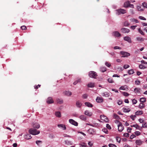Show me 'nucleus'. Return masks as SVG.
<instances>
[{
	"label": "nucleus",
	"mask_w": 147,
	"mask_h": 147,
	"mask_svg": "<svg viewBox=\"0 0 147 147\" xmlns=\"http://www.w3.org/2000/svg\"><path fill=\"white\" fill-rule=\"evenodd\" d=\"M29 132L30 134L34 135L38 134L40 133L39 131L33 128L29 129Z\"/></svg>",
	"instance_id": "nucleus-1"
},
{
	"label": "nucleus",
	"mask_w": 147,
	"mask_h": 147,
	"mask_svg": "<svg viewBox=\"0 0 147 147\" xmlns=\"http://www.w3.org/2000/svg\"><path fill=\"white\" fill-rule=\"evenodd\" d=\"M117 11L116 13L117 15H119L121 14H124L126 13V11L125 10L122 9H120L117 10H116Z\"/></svg>",
	"instance_id": "nucleus-2"
},
{
	"label": "nucleus",
	"mask_w": 147,
	"mask_h": 147,
	"mask_svg": "<svg viewBox=\"0 0 147 147\" xmlns=\"http://www.w3.org/2000/svg\"><path fill=\"white\" fill-rule=\"evenodd\" d=\"M89 76L91 78H95L97 76L96 72L94 71H90L89 73Z\"/></svg>",
	"instance_id": "nucleus-3"
},
{
	"label": "nucleus",
	"mask_w": 147,
	"mask_h": 147,
	"mask_svg": "<svg viewBox=\"0 0 147 147\" xmlns=\"http://www.w3.org/2000/svg\"><path fill=\"white\" fill-rule=\"evenodd\" d=\"M120 53L122 55L121 56L122 57H127L130 55V54L129 53L123 51H121Z\"/></svg>",
	"instance_id": "nucleus-4"
},
{
	"label": "nucleus",
	"mask_w": 147,
	"mask_h": 147,
	"mask_svg": "<svg viewBox=\"0 0 147 147\" xmlns=\"http://www.w3.org/2000/svg\"><path fill=\"white\" fill-rule=\"evenodd\" d=\"M118 127V130L119 132H121L124 129V127L121 123H119L117 125Z\"/></svg>",
	"instance_id": "nucleus-5"
},
{
	"label": "nucleus",
	"mask_w": 147,
	"mask_h": 147,
	"mask_svg": "<svg viewBox=\"0 0 147 147\" xmlns=\"http://www.w3.org/2000/svg\"><path fill=\"white\" fill-rule=\"evenodd\" d=\"M129 22L130 24H133L135 23H138L139 22L138 21L135 19L134 18H131L129 20Z\"/></svg>",
	"instance_id": "nucleus-6"
},
{
	"label": "nucleus",
	"mask_w": 147,
	"mask_h": 147,
	"mask_svg": "<svg viewBox=\"0 0 147 147\" xmlns=\"http://www.w3.org/2000/svg\"><path fill=\"white\" fill-rule=\"evenodd\" d=\"M69 122L70 123L74 126H77L78 125V123L73 119H69Z\"/></svg>",
	"instance_id": "nucleus-7"
},
{
	"label": "nucleus",
	"mask_w": 147,
	"mask_h": 147,
	"mask_svg": "<svg viewBox=\"0 0 147 147\" xmlns=\"http://www.w3.org/2000/svg\"><path fill=\"white\" fill-rule=\"evenodd\" d=\"M100 118L101 120H103L106 122H108L109 121V120L107 117L103 115H100Z\"/></svg>",
	"instance_id": "nucleus-8"
},
{
	"label": "nucleus",
	"mask_w": 147,
	"mask_h": 147,
	"mask_svg": "<svg viewBox=\"0 0 147 147\" xmlns=\"http://www.w3.org/2000/svg\"><path fill=\"white\" fill-rule=\"evenodd\" d=\"M58 127L61 129L63 130H65L66 129V127L65 125L63 124H59L57 125Z\"/></svg>",
	"instance_id": "nucleus-9"
},
{
	"label": "nucleus",
	"mask_w": 147,
	"mask_h": 147,
	"mask_svg": "<svg viewBox=\"0 0 147 147\" xmlns=\"http://www.w3.org/2000/svg\"><path fill=\"white\" fill-rule=\"evenodd\" d=\"M63 93L64 95L68 96H70L72 95L71 92L69 91H64Z\"/></svg>",
	"instance_id": "nucleus-10"
},
{
	"label": "nucleus",
	"mask_w": 147,
	"mask_h": 147,
	"mask_svg": "<svg viewBox=\"0 0 147 147\" xmlns=\"http://www.w3.org/2000/svg\"><path fill=\"white\" fill-rule=\"evenodd\" d=\"M96 101L98 103L102 102H103V99L102 97L98 96L96 99Z\"/></svg>",
	"instance_id": "nucleus-11"
},
{
	"label": "nucleus",
	"mask_w": 147,
	"mask_h": 147,
	"mask_svg": "<svg viewBox=\"0 0 147 147\" xmlns=\"http://www.w3.org/2000/svg\"><path fill=\"white\" fill-rule=\"evenodd\" d=\"M123 39L124 40L130 43H131L132 42L130 37L128 36L124 37Z\"/></svg>",
	"instance_id": "nucleus-12"
},
{
	"label": "nucleus",
	"mask_w": 147,
	"mask_h": 147,
	"mask_svg": "<svg viewBox=\"0 0 147 147\" xmlns=\"http://www.w3.org/2000/svg\"><path fill=\"white\" fill-rule=\"evenodd\" d=\"M121 32L123 33H128L130 31L129 29L125 28H121Z\"/></svg>",
	"instance_id": "nucleus-13"
},
{
	"label": "nucleus",
	"mask_w": 147,
	"mask_h": 147,
	"mask_svg": "<svg viewBox=\"0 0 147 147\" xmlns=\"http://www.w3.org/2000/svg\"><path fill=\"white\" fill-rule=\"evenodd\" d=\"M84 114L88 116H91L92 115V112L89 111L88 110H86L84 111Z\"/></svg>",
	"instance_id": "nucleus-14"
},
{
	"label": "nucleus",
	"mask_w": 147,
	"mask_h": 147,
	"mask_svg": "<svg viewBox=\"0 0 147 147\" xmlns=\"http://www.w3.org/2000/svg\"><path fill=\"white\" fill-rule=\"evenodd\" d=\"M47 102L48 104H51L53 102V100L51 97H49L47 98Z\"/></svg>",
	"instance_id": "nucleus-15"
},
{
	"label": "nucleus",
	"mask_w": 147,
	"mask_h": 147,
	"mask_svg": "<svg viewBox=\"0 0 147 147\" xmlns=\"http://www.w3.org/2000/svg\"><path fill=\"white\" fill-rule=\"evenodd\" d=\"M113 35L114 36L117 37H118L120 36L121 35V34L117 31L113 32Z\"/></svg>",
	"instance_id": "nucleus-16"
},
{
	"label": "nucleus",
	"mask_w": 147,
	"mask_h": 147,
	"mask_svg": "<svg viewBox=\"0 0 147 147\" xmlns=\"http://www.w3.org/2000/svg\"><path fill=\"white\" fill-rule=\"evenodd\" d=\"M76 106L79 108H80L82 105V103L79 101H77L76 102Z\"/></svg>",
	"instance_id": "nucleus-17"
},
{
	"label": "nucleus",
	"mask_w": 147,
	"mask_h": 147,
	"mask_svg": "<svg viewBox=\"0 0 147 147\" xmlns=\"http://www.w3.org/2000/svg\"><path fill=\"white\" fill-rule=\"evenodd\" d=\"M129 4L130 2L128 1H126L124 3L123 7H129Z\"/></svg>",
	"instance_id": "nucleus-18"
},
{
	"label": "nucleus",
	"mask_w": 147,
	"mask_h": 147,
	"mask_svg": "<svg viewBox=\"0 0 147 147\" xmlns=\"http://www.w3.org/2000/svg\"><path fill=\"white\" fill-rule=\"evenodd\" d=\"M136 40L137 41L139 42H141L144 40V39L142 37H138L136 38Z\"/></svg>",
	"instance_id": "nucleus-19"
},
{
	"label": "nucleus",
	"mask_w": 147,
	"mask_h": 147,
	"mask_svg": "<svg viewBox=\"0 0 147 147\" xmlns=\"http://www.w3.org/2000/svg\"><path fill=\"white\" fill-rule=\"evenodd\" d=\"M143 114V112L142 111H138L135 113V115H142Z\"/></svg>",
	"instance_id": "nucleus-20"
},
{
	"label": "nucleus",
	"mask_w": 147,
	"mask_h": 147,
	"mask_svg": "<svg viewBox=\"0 0 147 147\" xmlns=\"http://www.w3.org/2000/svg\"><path fill=\"white\" fill-rule=\"evenodd\" d=\"M102 95L105 97H108L110 96V94L108 92H104L102 94Z\"/></svg>",
	"instance_id": "nucleus-21"
},
{
	"label": "nucleus",
	"mask_w": 147,
	"mask_h": 147,
	"mask_svg": "<svg viewBox=\"0 0 147 147\" xmlns=\"http://www.w3.org/2000/svg\"><path fill=\"white\" fill-rule=\"evenodd\" d=\"M127 89V86L126 85L121 86L119 88V89L120 90H125Z\"/></svg>",
	"instance_id": "nucleus-22"
},
{
	"label": "nucleus",
	"mask_w": 147,
	"mask_h": 147,
	"mask_svg": "<svg viewBox=\"0 0 147 147\" xmlns=\"http://www.w3.org/2000/svg\"><path fill=\"white\" fill-rule=\"evenodd\" d=\"M33 127L37 129H38L40 127V125L38 123H36L33 124Z\"/></svg>",
	"instance_id": "nucleus-23"
},
{
	"label": "nucleus",
	"mask_w": 147,
	"mask_h": 147,
	"mask_svg": "<svg viewBox=\"0 0 147 147\" xmlns=\"http://www.w3.org/2000/svg\"><path fill=\"white\" fill-rule=\"evenodd\" d=\"M123 110L124 112L126 113L129 112L130 111V109L129 108L126 107L123 108Z\"/></svg>",
	"instance_id": "nucleus-24"
},
{
	"label": "nucleus",
	"mask_w": 147,
	"mask_h": 147,
	"mask_svg": "<svg viewBox=\"0 0 147 147\" xmlns=\"http://www.w3.org/2000/svg\"><path fill=\"white\" fill-rule=\"evenodd\" d=\"M79 118L82 120L85 121L86 119V117L84 115H81L80 116Z\"/></svg>",
	"instance_id": "nucleus-25"
},
{
	"label": "nucleus",
	"mask_w": 147,
	"mask_h": 147,
	"mask_svg": "<svg viewBox=\"0 0 147 147\" xmlns=\"http://www.w3.org/2000/svg\"><path fill=\"white\" fill-rule=\"evenodd\" d=\"M84 104L86 106L88 107H93L92 105L89 102H85Z\"/></svg>",
	"instance_id": "nucleus-26"
},
{
	"label": "nucleus",
	"mask_w": 147,
	"mask_h": 147,
	"mask_svg": "<svg viewBox=\"0 0 147 147\" xmlns=\"http://www.w3.org/2000/svg\"><path fill=\"white\" fill-rule=\"evenodd\" d=\"M55 116L57 117H61V114L60 112L59 111L56 112L55 113Z\"/></svg>",
	"instance_id": "nucleus-27"
},
{
	"label": "nucleus",
	"mask_w": 147,
	"mask_h": 147,
	"mask_svg": "<svg viewBox=\"0 0 147 147\" xmlns=\"http://www.w3.org/2000/svg\"><path fill=\"white\" fill-rule=\"evenodd\" d=\"M94 83L92 82L89 83L88 84V86L89 87L93 88L94 87Z\"/></svg>",
	"instance_id": "nucleus-28"
},
{
	"label": "nucleus",
	"mask_w": 147,
	"mask_h": 147,
	"mask_svg": "<svg viewBox=\"0 0 147 147\" xmlns=\"http://www.w3.org/2000/svg\"><path fill=\"white\" fill-rule=\"evenodd\" d=\"M86 125H90V126H92L93 127H96L98 126V124L96 123H93L92 124L87 123H86Z\"/></svg>",
	"instance_id": "nucleus-29"
},
{
	"label": "nucleus",
	"mask_w": 147,
	"mask_h": 147,
	"mask_svg": "<svg viewBox=\"0 0 147 147\" xmlns=\"http://www.w3.org/2000/svg\"><path fill=\"white\" fill-rule=\"evenodd\" d=\"M65 144L67 145H70L72 144V143L71 141H68V140H66L65 141Z\"/></svg>",
	"instance_id": "nucleus-30"
},
{
	"label": "nucleus",
	"mask_w": 147,
	"mask_h": 147,
	"mask_svg": "<svg viewBox=\"0 0 147 147\" xmlns=\"http://www.w3.org/2000/svg\"><path fill=\"white\" fill-rule=\"evenodd\" d=\"M143 142L140 140H137L136 141V143L137 145H140L142 144Z\"/></svg>",
	"instance_id": "nucleus-31"
},
{
	"label": "nucleus",
	"mask_w": 147,
	"mask_h": 147,
	"mask_svg": "<svg viewBox=\"0 0 147 147\" xmlns=\"http://www.w3.org/2000/svg\"><path fill=\"white\" fill-rule=\"evenodd\" d=\"M145 105L143 103H140L138 106V107L140 109H142L144 108Z\"/></svg>",
	"instance_id": "nucleus-32"
},
{
	"label": "nucleus",
	"mask_w": 147,
	"mask_h": 147,
	"mask_svg": "<svg viewBox=\"0 0 147 147\" xmlns=\"http://www.w3.org/2000/svg\"><path fill=\"white\" fill-rule=\"evenodd\" d=\"M24 138L25 139H26L27 140H29L32 137L29 134H27L26 135L24 136Z\"/></svg>",
	"instance_id": "nucleus-33"
},
{
	"label": "nucleus",
	"mask_w": 147,
	"mask_h": 147,
	"mask_svg": "<svg viewBox=\"0 0 147 147\" xmlns=\"http://www.w3.org/2000/svg\"><path fill=\"white\" fill-rule=\"evenodd\" d=\"M130 24V22L127 21H125L123 23V25L125 26H128Z\"/></svg>",
	"instance_id": "nucleus-34"
},
{
	"label": "nucleus",
	"mask_w": 147,
	"mask_h": 147,
	"mask_svg": "<svg viewBox=\"0 0 147 147\" xmlns=\"http://www.w3.org/2000/svg\"><path fill=\"white\" fill-rule=\"evenodd\" d=\"M100 71L101 72H104L106 71L107 69H106V68L105 67H101L100 68Z\"/></svg>",
	"instance_id": "nucleus-35"
},
{
	"label": "nucleus",
	"mask_w": 147,
	"mask_h": 147,
	"mask_svg": "<svg viewBox=\"0 0 147 147\" xmlns=\"http://www.w3.org/2000/svg\"><path fill=\"white\" fill-rule=\"evenodd\" d=\"M140 101L141 102L144 103L146 101V99L145 98H141L140 99Z\"/></svg>",
	"instance_id": "nucleus-36"
},
{
	"label": "nucleus",
	"mask_w": 147,
	"mask_h": 147,
	"mask_svg": "<svg viewBox=\"0 0 147 147\" xmlns=\"http://www.w3.org/2000/svg\"><path fill=\"white\" fill-rule=\"evenodd\" d=\"M80 145L82 147H87V145L84 142H81L80 144Z\"/></svg>",
	"instance_id": "nucleus-37"
},
{
	"label": "nucleus",
	"mask_w": 147,
	"mask_h": 147,
	"mask_svg": "<svg viewBox=\"0 0 147 147\" xmlns=\"http://www.w3.org/2000/svg\"><path fill=\"white\" fill-rule=\"evenodd\" d=\"M140 89L139 88H136L134 89V91L135 92L138 93L140 92Z\"/></svg>",
	"instance_id": "nucleus-38"
},
{
	"label": "nucleus",
	"mask_w": 147,
	"mask_h": 147,
	"mask_svg": "<svg viewBox=\"0 0 147 147\" xmlns=\"http://www.w3.org/2000/svg\"><path fill=\"white\" fill-rule=\"evenodd\" d=\"M57 102L58 103L61 104L63 103V101L61 99H58L57 100Z\"/></svg>",
	"instance_id": "nucleus-39"
},
{
	"label": "nucleus",
	"mask_w": 147,
	"mask_h": 147,
	"mask_svg": "<svg viewBox=\"0 0 147 147\" xmlns=\"http://www.w3.org/2000/svg\"><path fill=\"white\" fill-rule=\"evenodd\" d=\"M128 73L129 74H132L134 73V71L133 69H131L129 70L128 71Z\"/></svg>",
	"instance_id": "nucleus-40"
},
{
	"label": "nucleus",
	"mask_w": 147,
	"mask_h": 147,
	"mask_svg": "<svg viewBox=\"0 0 147 147\" xmlns=\"http://www.w3.org/2000/svg\"><path fill=\"white\" fill-rule=\"evenodd\" d=\"M139 67L141 69H144L146 68V67L143 64L140 65Z\"/></svg>",
	"instance_id": "nucleus-41"
},
{
	"label": "nucleus",
	"mask_w": 147,
	"mask_h": 147,
	"mask_svg": "<svg viewBox=\"0 0 147 147\" xmlns=\"http://www.w3.org/2000/svg\"><path fill=\"white\" fill-rule=\"evenodd\" d=\"M108 82L110 83H113L114 82V81H113L112 78H109L108 79Z\"/></svg>",
	"instance_id": "nucleus-42"
},
{
	"label": "nucleus",
	"mask_w": 147,
	"mask_h": 147,
	"mask_svg": "<svg viewBox=\"0 0 147 147\" xmlns=\"http://www.w3.org/2000/svg\"><path fill=\"white\" fill-rule=\"evenodd\" d=\"M105 65L108 67H110L111 66V63L107 62H106L105 63Z\"/></svg>",
	"instance_id": "nucleus-43"
},
{
	"label": "nucleus",
	"mask_w": 147,
	"mask_h": 147,
	"mask_svg": "<svg viewBox=\"0 0 147 147\" xmlns=\"http://www.w3.org/2000/svg\"><path fill=\"white\" fill-rule=\"evenodd\" d=\"M138 32H139L142 35H144V32L141 30L140 28H139L138 29Z\"/></svg>",
	"instance_id": "nucleus-44"
},
{
	"label": "nucleus",
	"mask_w": 147,
	"mask_h": 147,
	"mask_svg": "<svg viewBox=\"0 0 147 147\" xmlns=\"http://www.w3.org/2000/svg\"><path fill=\"white\" fill-rule=\"evenodd\" d=\"M109 147H117L116 145L112 144H109Z\"/></svg>",
	"instance_id": "nucleus-45"
},
{
	"label": "nucleus",
	"mask_w": 147,
	"mask_h": 147,
	"mask_svg": "<svg viewBox=\"0 0 147 147\" xmlns=\"http://www.w3.org/2000/svg\"><path fill=\"white\" fill-rule=\"evenodd\" d=\"M135 115H131L130 116V117L131 119L133 120H134V119L136 118V116Z\"/></svg>",
	"instance_id": "nucleus-46"
},
{
	"label": "nucleus",
	"mask_w": 147,
	"mask_h": 147,
	"mask_svg": "<svg viewBox=\"0 0 147 147\" xmlns=\"http://www.w3.org/2000/svg\"><path fill=\"white\" fill-rule=\"evenodd\" d=\"M137 9L138 11H143V9L140 6H137Z\"/></svg>",
	"instance_id": "nucleus-47"
},
{
	"label": "nucleus",
	"mask_w": 147,
	"mask_h": 147,
	"mask_svg": "<svg viewBox=\"0 0 147 147\" xmlns=\"http://www.w3.org/2000/svg\"><path fill=\"white\" fill-rule=\"evenodd\" d=\"M139 18L141 20H146V19L145 18L142 16H139Z\"/></svg>",
	"instance_id": "nucleus-48"
},
{
	"label": "nucleus",
	"mask_w": 147,
	"mask_h": 147,
	"mask_svg": "<svg viewBox=\"0 0 147 147\" xmlns=\"http://www.w3.org/2000/svg\"><path fill=\"white\" fill-rule=\"evenodd\" d=\"M36 144H37L39 146L40 145V144H42V142L41 141L38 140L36 141Z\"/></svg>",
	"instance_id": "nucleus-49"
},
{
	"label": "nucleus",
	"mask_w": 147,
	"mask_h": 147,
	"mask_svg": "<svg viewBox=\"0 0 147 147\" xmlns=\"http://www.w3.org/2000/svg\"><path fill=\"white\" fill-rule=\"evenodd\" d=\"M142 5L144 7L147 8V3H142Z\"/></svg>",
	"instance_id": "nucleus-50"
},
{
	"label": "nucleus",
	"mask_w": 147,
	"mask_h": 147,
	"mask_svg": "<svg viewBox=\"0 0 147 147\" xmlns=\"http://www.w3.org/2000/svg\"><path fill=\"white\" fill-rule=\"evenodd\" d=\"M132 102L133 104H136L137 102V101L136 99H134L132 100Z\"/></svg>",
	"instance_id": "nucleus-51"
},
{
	"label": "nucleus",
	"mask_w": 147,
	"mask_h": 147,
	"mask_svg": "<svg viewBox=\"0 0 147 147\" xmlns=\"http://www.w3.org/2000/svg\"><path fill=\"white\" fill-rule=\"evenodd\" d=\"M135 134L136 136H139L140 135V133L139 131H136L134 133Z\"/></svg>",
	"instance_id": "nucleus-52"
},
{
	"label": "nucleus",
	"mask_w": 147,
	"mask_h": 147,
	"mask_svg": "<svg viewBox=\"0 0 147 147\" xmlns=\"http://www.w3.org/2000/svg\"><path fill=\"white\" fill-rule=\"evenodd\" d=\"M129 67V65L127 64L124 65L123 66L124 68L125 69H126Z\"/></svg>",
	"instance_id": "nucleus-53"
},
{
	"label": "nucleus",
	"mask_w": 147,
	"mask_h": 147,
	"mask_svg": "<svg viewBox=\"0 0 147 147\" xmlns=\"http://www.w3.org/2000/svg\"><path fill=\"white\" fill-rule=\"evenodd\" d=\"M116 141L117 142L119 143L121 141V138L119 137H116Z\"/></svg>",
	"instance_id": "nucleus-54"
},
{
	"label": "nucleus",
	"mask_w": 147,
	"mask_h": 147,
	"mask_svg": "<svg viewBox=\"0 0 147 147\" xmlns=\"http://www.w3.org/2000/svg\"><path fill=\"white\" fill-rule=\"evenodd\" d=\"M102 131L106 134H107L108 133V131L106 129H102Z\"/></svg>",
	"instance_id": "nucleus-55"
},
{
	"label": "nucleus",
	"mask_w": 147,
	"mask_h": 147,
	"mask_svg": "<svg viewBox=\"0 0 147 147\" xmlns=\"http://www.w3.org/2000/svg\"><path fill=\"white\" fill-rule=\"evenodd\" d=\"M135 84L136 85H139L140 83V82L138 80H136L135 81Z\"/></svg>",
	"instance_id": "nucleus-56"
},
{
	"label": "nucleus",
	"mask_w": 147,
	"mask_h": 147,
	"mask_svg": "<svg viewBox=\"0 0 147 147\" xmlns=\"http://www.w3.org/2000/svg\"><path fill=\"white\" fill-rule=\"evenodd\" d=\"M123 136L126 137H128L129 136V134L128 133H125L123 134Z\"/></svg>",
	"instance_id": "nucleus-57"
},
{
	"label": "nucleus",
	"mask_w": 147,
	"mask_h": 147,
	"mask_svg": "<svg viewBox=\"0 0 147 147\" xmlns=\"http://www.w3.org/2000/svg\"><path fill=\"white\" fill-rule=\"evenodd\" d=\"M106 127L107 128L109 129H111V127L110 125H109L108 124H106Z\"/></svg>",
	"instance_id": "nucleus-58"
},
{
	"label": "nucleus",
	"mask_w": 147,
	"mask_h": 147,
	"mask_svg": "<svg viewBox=\"0 0 147 147\" xmlns=\"http://www.w3.org/2000/svg\"><path fill=\"white\" fill-rule=\"evenodd\" d=\"M123 95L125 96H128L129 95V94L126 92H123Z\"/></svg>",
	"instance_id": "nucleus-59"
},
{
	"label": "nucleus",
	"mask_w": 147,
	"mask_h": 147,
	"mask_svg": "<svg viewBox=\"0 0 147 147\" xmlns=\"http://www.w3.org/2000/svg\"><path fill=\"white\" fill-rule=\"evenodd\" d=\"M142 127H147V124L146 123H145L144 124H143L142 126Z\"/></svg>",
	"instance_id": "nucleus-60"
},
{
	"label": "nucleus",
	"mask_w": 147,
	"mask_h": 147,
	"mask_svg": "<svg viewBox=\"0 0 147 147\" xmlns=\"http://www.w3.org/2000/svg\"><path fill=\"white\" fill-rule=\"evenodd\" d=\"M82 97L84 98H86L88 97V95L86 94H84L83 95Z\"/></svg>",
	"instance_id": "nucleus-61"
},
{
	"label": "nucleus",
	"mask_w": 147,
	"mask_h": 147,
	"mask_svg": "<svg viewBox=\"0 0 147 147\" xmlns=\"http://www.w3.org/2000/svg\"><path fill=\"white\" fill-rule=\"evenodd\" d=\"M114 117L116 119H118L119 118V116L116 114H114L113 115Z\"/></svg>",
	"instance_id": "nucleus-62"
},
{
	"label": "nucleus",
	"mask_w": 147,
	"mask_h": 147,
	"mask_svg": "<svg viewBox=\"0 0 147 147\" xmlns=\"http://www.w3.org/2000/svg\"><path fill=\"white\" fill-rule=\"evenodd\" d=\"M136 26H131L130 28L132 30H134L136 28Z\"/></svg>",
	"instance_id": "nucleus-63"
},
{
	"label": "nucleus",
	"mask_w": 147,
	"mask_h": 147,
	"mask_svg": "<svg viewBox=\"0 0 147 147\" xmlns=\"http://www.w3.org/2000/svg\"><path fill=\"white\" fill-rule=\"evenodd\" d=\"M117 103L119 105H121L122 103V101L121 100H119L118 101Z\"/></svg>",
	"instance_id": "nucleus-64"
}]
</instances>
